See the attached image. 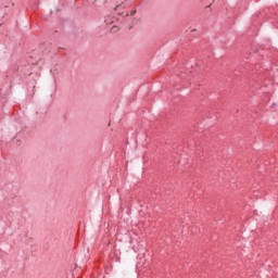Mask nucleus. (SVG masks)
Wrapping results in <instances>:
<instances>
[{
  "label": "nucleus",
  "mask_w": 278,
  "mask_h": 278,
  "mask_svg": "<svg viewBox=\"0 0 278 278\" xmlns=\"http://www.w3.org/2000/svg\"><path fill=\"white\" fill-rule=\"evenodd\" d=\"M112 18L111 16L105 17L104 22L106 23V25H110L112 23Z\"/></svg>",
  "instance_id": "nucleus-1"
},
{
  "label": "nucleus",
  "mask_w": 278,
  "mask_h": 278,
  "mask_svg": "<svg viewBox=\"0 0 278 278\" xmlns=\"http://www.w3.org/2000/svg\"><path fill=\"white\" fill-rule=\"evenodd\" d=\"M111 31H112L113 34H116V31H118V27H117V26H113V27L111 28Z\"/></svg>",
  "instance_id": "nucleus-2"
},
{
  "label": "nucleus",
  "mask_w": 278,
  "mask_h": 278,
  "mask_svg": "<svg viewBox=\"0 0 278 278\" xmlns=\"http://www.w3.org/2000/svg\"><path fill=\"white\" fill-rule=\"evenodd\" d=\"M121 7H122L121 4H119V5H116L115 9H114L115 12H118V9H119Z\"/></svg>",
  "instance_id": "nucleus-3"
},
{
  "label": "nucleus",
  "mask_w": 278,
  "mask_h": 278,
  "mask_svg": "<svg viewBox=\"0 0 278 278\" xmlns=\"http://www.w3.org/2000/svg\"><path fill=\"white\" fill-rule=\"evenodd\" d=\"M136 14V10L130 11V16H134Z\"/></svg>",
  "instance_id": "nucleus-4"
}]
</instances>
